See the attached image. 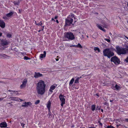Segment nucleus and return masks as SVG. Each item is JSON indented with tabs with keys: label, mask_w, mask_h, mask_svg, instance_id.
Instances as JSON below:
<instances>
[{
	"label": "nucleus",
	"mask_w": 128,
	"mask_h": 128,
	"mask_svg": "<svg viewBox=\"0 0 128 128\" xmlns=\"http://www.w3.org/2000/svg\"><path fill=\"white\" fill-rule=\"evenodd\" d=\"M103 55L105 56L110 58L114 55V53L111 51L108 48H107L104 50L103 52Z\"/></svg>",
	"instance_id": "f257e3e1"
},
{
	"label": "nucleus",
	"mask_w": 128,
	"mask_h": 128,
	"mask_svg": "<svg viewBox=\"0 0 128 128\" xmlns=\"http://www.w3.org/2000/svg\"><path fill=\"white\" fill-rule=\"evenodd\" d=\"M75 19L73 14H71L69 16V18L66 20V25H70L72 24L74 19Z\"/></svg>",
	"instance_id": "f03ea898"
},
{
	"label": "nucleus",
	"mask_w": 128,
	"mask_h": 128,
	"mask_svg": "<svg viewBox=\"0 0 128 128\" xmlns=\"http://www.w3.org/2000/svg\"><path fill=\"white\" fill-rule=\"evenodd\" d=\"M116 52L119 55L125 54L126 53V50L124 48H121L119 46L116 47Z\"/></svg>",
	"instance_id": "7ed1b4c3"
},
{
	"label": "nucleus",
	"mask_w": 128,
	"mask_h": 128,
	"mask_svg": "<svg viewBox=\"0 0 128 128\" xmlns=\"http://www.w3.org/2000/svg\"><path fill=\"white\" fill-rule=\"evenodd\" d=\"M65 37L70 40H73L75 39V37L73 34L71 32H68L66 33Z\"/></svg>",
	"instance_id": "20e7f679"
},
{
	"label": "nucleus",
	"mask_w": 128,
	"mask_h": 128,
	"mask_svg": "<svg viewBox=\"0 0 128 128\" xmlns=\"http://www.w3.org/2000/svg\"><path fill=\"white\" fill-rule=\"evenodd\" d=\"M111 61L116 65L119 64L120 63V61L119 58L116 56L112 57L111 58Z\"/></svg>",
	"instance_id": "39448f33"
},
{
	"label": "nucleus",
	"mask_w": 128,
	"mask_h": 128,
	"mask_svg": "<svg viewBox=\"0 0 128 128\" xmlns=\"http://www.w3.org/2000/svg\"><path fill=\"white\" fill-rule=\"evenodd\" d=\"M45 88L36 87L37 93L40 94H43L45 92Z\"/></svg>",
	"instance_id": "423d86ee"
},
{
	"label": "nucleus",
	"mask_w": 128,
	"mask_h": 128,
	"mask_svg": "<svg viewBox=\"0 0 128 128\" xmlns=\"http://www.w3.org/2000/svg\"><path fill=\"white\" fill-rule=\"evenodd\" d=\"M14 13L12 11L6 14V15L4 16H3L2 18L5 20L9 19L12 17L14 14Z\"/></svg>",
	"instance_id": "0eeeda50"
},
{
	"label": "nucleus",
	"mask_w": 128,
	"mask_h": 128,
	"mask_svg": "<svg viewBox=\"0 0 128 128\" xmlns=\"http://www.w3.org/2000/svg\"><path fill=\"white\" fill-rule=\"evenodd\" d=\"M46 84L44 81L42 80H39L38 83L36 87L45 88Z\"/></svg>",
	"instance_id": "6e6552de"
},
{
	"label": "nucleus",
	"mask_w": 128,
	"mask_h": 128,
	"mask_svg": "<svg viewBox=\"0 0 128 128\" xmlns=\"http://www.w3.org/2000/svg\"><path fill=\"white\" fill-rule=\"evenodd\" d=\"M65 96L62 94H60L59 96V98L61 102V105L62 107L63 106L64 104H65Z\"/></svg>",
	"instance_id": "1a4fd4ad"
},
{
	"label": "nucleus",
	"mask_w": 128,
	"mask_h": 128,
	"mask_svg": "<svg viewBox=\"0 0 128 128\" xmlns=\"http://www.w3.org/2000/svg\"><path fill=\"white\" fill-rule=\"evenodd\" d=\"M32 105V103L30 102H23L22 105V107L26 108L28 107V106H30Z\"/></svg>",
	"instance_id": "9d476101"
},
{
	"label": "nucleus",
	"mask_w": 128,
	"mask_h": 128,
	"mask_svg": "<svg viewBox=\"0 0 128 128\" xmlns=\"http://www.w3.org/2000/svg\"><path fill=\"white\" fill-rule=\"evenodd\" d=\"M27 82V80L26 79H25L22 82V84L20 86L21 88H23L26 87Z\"/></svg>",
	"instance_id": "9b49d317"
},
{
	"label": "nucleus",
	"mask_w": 128,
	"mask_h": 128,
	"mask_svg": "<svg viewBox=\"0 0 128 128\" xmlns=\"http://www.w3.org/2000/svg\"><path fill=\"white\" fill-rule=\"evenodd\" d=\"M52 101L50 100H49L46 104V107H47L48 111H50Z\"/></svg>",
	"instance_id": "f8f14e48"
},
{
	"label": "nucleus",
	"mask_w": 128,
	"mask_h": 128,
	"mask_svg": "<svg viewBox=\"0 0 128 128\" xmlns=\"http://www.w3.org/2000/svg\"><path fill=\"white\" fill-rule=\"evenodd\" d=\"M46 51L44 52L43 54H41L39 56V59L41 60H42L43 58H45L46 55Z\"/></svg>",
	"instance_id": "ddd939ff"
},
{
	"label": "nucleus",
	"mask_w": 128,
	"mask_h": 128,
	"mask_svg": "<svg viewBox=\"0 0 128 128\" xmlns=\"http://www.w3.org/2000/svg\"><path fill=\"white\" fill-rule=\"evenodd\" d=\"M5 26V23L3 20H0V26L2 28H4Z\"/></svg>",
	"instance_id": "4468645a"
},
{
	"label": "nucleus",
	"mask_w": 128,
	"mask_h": 128,
	"mask_svg": "<svg viewBox=\"0 0 128 128\" xmlns=\"http://www.w3.org/2000/svg\"><path fill=\"white\" fill-rule=\"evenodd\" d=\"M7 126V124L5 122H3L0 124V127L1 128H6Z\"/></svg>",
	"instance_id": "2eb2a0df"
},
{
	"label": "nucleus",
	"mask_w": 128,
	"mask_h": 128,
	"mask_svg": "<svg viewBox=\"0 0 128 128\" xmlns=\"http://www.w3.org/2000/svg\"><path fill=\"white\" fill-rule=\"evenodd\" d=\"M57 86V85L55 84H54L50 88L49 90L51 92H53V90Z\"/></svg>",
	"instance_id": "dca6fc26"
},
{
	"label": "nucleus",
	"mask_w": 128,
	"mask_h": 128,
	"mask_svg": "<svg viewBox=\"0 0 128 128\" xmlns=\"http://www.w3.org/2000/svg\"><path fill=\"white\" fill-rule=\"evenodd\" d=\"M43 76L42 74H40L39 72L35 73L34 77L36 78H38L40 77H42Z\"/></svg>",
	"instance_id": "f3484780"
},
{
	"label": "nucleus",
	"mask_w": 128,
	"mask_h": 128,
	"mask_svg": "<svg viewBox=\"0 0 128 128\" xmlns=\"http://www.w3.org/2000/svg\"><path fill=\"white\" fill-rule=\"evenodd\" d=\"M113 88L114 90H120V88L118 85L117 84H116L113 87Z\"/></svg>",
	"instance_id": "a211bd4d"
},
{
	"label": "nucleus",
	"mask_w": 128,
	"mask_h": 128,
	"mask_svg": "<svg viewBox=\"0 0 128 128\" xmlns=\"http://www.w3.org/2000/svg\"><path fill=\"white\" fill-rule=\"evenodd\" d=\"M0 58H1L6 59L8 58L9 57L4 54H1L0 55Z\"/></svg>",
	"instance_id": "6ab92c4d"
},
{
	"label": "nucleus",
	"mask_w": 128,
	"mask_h": 128,
	"mask_svg": "<svg viewBox=\"0 0 128 128\" xmlns=\"http://www.w3.org/2000/svg\"><path fill=\"white\" fill-rule=\"evenodd\" d=\"M1 41L2 44L3 45H6L8 44V42L7 40H2Z\"/></svg>",
	"instance_id": "aec40b11"
},
{
	"label": "nucleus",
	"mask_w": 128,
	"mask_h": 128,
	"mask_svg": "<svg viewBox=\"0 0 128 128\" xmlns=\"http://www.w3.org/2000/svg\"><path fill=\"white\" fill-rule=\"evenodd\" d=\"M19 0H14L13 3L15 5H18L20 4Z\"/></svg>",
	"instance_id": "412c9836"
},
{
	"label": "nucleus",
	"mask_w": 128,
	"mask_h": 128,
	"mask_svg": "<svg viewBox=\"0 0 128 128\" xmlns=\"http://www.w3.org/2000/svg\"><path fill=\"white\" fill-rule=\"evenodd\" d=\"M96 26L101 30H102L104 32H105V31L104 29L103 28H102L100 25L99 24H97L96 25Z\"/></svg>",
	"instance_id": "4be33fe9"
},
{
	"label": "nucleus",
	"mask_w": 128,
	"mask_h": 128,
	"mask_svg": "<svg viewBox=\"0 0 128 128\" xmlns=\"http://www.w3.org/2000/svg\"><path fill=\"white\" fill-rule=\"evenodd\" d=\"M94 50L96 52L99 53L100 52V50L98 48L95 47L94 48Z\"/></svg>",
	"instance_id": "5701e85b"
},
{
	"label": "nucleus",
	"mask_w": 128,
	"mask_h": 128,
	"mask_svg": "<svg viewBox=\"0 0 128 128\" xmlns=\"http://www.w3.org/2000/svg\"><path fill=\"white\" fill-rule=\"evenodd\" d=\"M11 100L14 101H19V98L16 97L11 98Z\"/></svg>",
	"instance_id": "b1692460"
},
{
	"label": "nucleus",
	"mask_w": 128,
	"mask_h": 128,
	"mask_svg": "<svg viewBox=\"0 0 128 128\" xmlns=\"http://www.w3.org/2000/svg\"><path fill=\"white\" fill-rule=\"evenodd\" d=\"M74 78H72L70 80L69 83V85L71 86L74 82Z\"/></svg>",
	"instance_id": "393cba45"
},
{
	"label": "nucleus",
	"mask_w": 128,
	"mask_h": 128,
	"mask_svg": "<svg viewBox=\"0 0 128 128\" xmlns=\"http://www.w3.org/2000/svg\"><path fill=\"white\" fill-rule=\"evenodd\" d=\"M73 46L74 47H76L77 48H82V46L79 43H78L76 46Z\"/></svg>",
	"instance_id": "a878e982"
},
{
	"label": "nucleus",
	"mask_w": 128,
	"mask_h": 128,
	"mask_svg": "<svg viewBox=\"0 0 128 128\" xmlns=\"http://www.w3.org/2000/svg\"><path fill=\"white\" fill-rule=\"evenodd\" d=\"M91 108H92V110L93 111H94V110H95V106L94 105H92L91 106Z\"/></svg>",
	"instance_id": "bb28decb"
},
{
	"label": "nucleus",
	"mask_w": 128,
	"mask_h": 128,
	"mask_svg": "<svg viewBox=\"0 0 128 128\" xmlns=\"http://www.w3.org/2000/svg\"><path fill=\"white\" fill-rule=\"evenodd\" d=\"M7 36L8 38H11L12 37V35L10 33H8L7 34Z\"/></svg>",
	"instance_id": "cd10ccee"
},
{
	"label": "nucleus",
	"mask_w": 128,
	"mask_h": 128,
	"mask_svg": "<svg viewBox=\"0 0 128 128\" xmlns=\"http://www.w3.org/2000/svg\"><path fill=\"white\" fill-rule=\"evenodd\" d=\"M123 46L124 47L126 48L127 49H128V43H126Z\"/></svg>",
	"instance_id": "c85d7f7f"
},
{
	"label": "nucleus",
	"mask_w": 128,
	"mask_h": 128,
	"mask_svg": "<svg viewBox=\"0 0 128 128\" xmlns=\"http://www.w3.org/2000/svg\"><path fill=\"white\" fill-rule=\"evenodd\" d=\"M24 59L25 60H30V58L26 56H24Z\"/></svg>",
	"instance_id": "c756f323"
},
{
	"label": "nucleus",
	"mask_w": 128,
	"mask_h": 128,
	"mask_svg": "<svg viewBox=\"0 0 128 128\" xmlns=\"http://www.w3.org/2000/svg\"><path fill=\"white\" fill-rule=\"evenodd\" d=\"M79 78H78L76 79L74 81V83H78L79 82Z\"/></svg>",
	"instance_id": "7c9ffc66"
},
{
	"label": "nucleus",
	"mask_w": 128,
	"mask_h": 128,
	"mask_svg": "<svg viewBox=\"0 0 128 128\" xmlns=\"http://www.w3.org/2000/svg\"><path fill=\"white\" fill-rule=\"evenodd\" d=\"M40 102V100H36L35 102V104H38Z\"/></svg>",
	"instance_id": "2f4dec72"
},
{
	"label": "nucleus",
	"mask_w": 128,
	"mask_h": 128,
	"mask_svg": "<svg viewBox=\"0 0 128 128\" xmlns=\"http://www.w3.org/2000/svg\"><path fill=\"white\" fill-rule=\"evenodd\" d=\"M104 40H105L107 42H110V40L109 39H107L106 38H104Z\"/></svg>",
	"instance_id": "473e14b6"
},
{
	"label": "nucleus",
	"mask_w": 128,
	"mask_h": 128,
	"mask_svg": "<svg viewBox=\"0 0 128 128\" xmlns=\"http://www.w3.org/2000/svg\"><path fill=\"white\" fill-rule=\"evenodd\" d=\"M124 60L126 62H128V56L127 58H126L125 60Z\"/></svg>",
	"instance_id": "72a5a7b5"
},
{
	"label": "nucleus",
	"mask_w": 128,
	"mask_h": 128,
	"mask_svg": "<svg viewBox=\"0 0 128 128\" xmlns=\"http://www.w3.org/2000/svg\"><path fill=\"white\" fill-rule=\"evenodd\" d=\"M107 128H114L112 126H108L107 127Z\"/></svg>",
	"instance_id": "f704fd0d"
},
{
	"label": "nucleus",
	"mask_w": 128,
	"mask_h": 128,
	"mask_svg": "<svg viewBox=\"0 0 128 128\" xmlns=\"http://www.w3.org/2000/svg\"><path fill=\"white\" fill-rule=\"evenodd\" d=\"M21 54L23 56H24V55L26 54V53L24 52L21 53Z\"/></svg>",
	"instance_id": "c9c22d12"
},
{
	"label": "nucleus",
	"mask_w": 128,
	"mask_h": 128,
	"mask_svg": "<svg viewBox=\"0 0 128 128\" xmlns=\"http://www.w3.org/2000/svg\"><path fill=\"white\" fill-rule=\"evenodd\" d=\"M36 22V24L38 25H41L42 24V23L41 22H40V24H36V22Z\"/></svg>",
	"instance_id": "e433bc0d"
},
{
	"label": "nucleus",
	"mask_w": 128,
	"mask_h": 128,
	"mask_svg": "<svg viewBox=\"0 0 128 128\" xmlns=\"http://www.w3.org/2000/svg\"><path fill=\"white\" fill-rule=\"evenodd\" d=\"M125 120L127 122H128V118L125 119Z\"/></svg>",
	"instance_id": "4c0bfd02"
},
{
	"label": "nucleus",
	"mask_w": 128,
	"mask_h": 128,
	"mask_svg": "<svg viewBox=\"0 0 128 128\" xmlns=\"http://www.w3.org/2000/svg\"><path fill=\"white\" fill-rule=\"evenodd\" d=\"M4 99V98H0V101H1L2 100Z\"/></svg>",
	"instance_id": "58836bf2"
},
{
	"label": "nucleus",
	"mask_w": 128,
	"mask_h": 128,
	"mask_svg": "<svg viewBox=\"0 0 128 128\" xmlns=\"http://www.w3.org/2000/svg\"><path fill=\"white\" fill-rule=\"evenodd\" d=\"M2 34V33L0 32V37L1 36Z\"/></svg>",
	"instance_id": "ea45409f"
},
{
	"label": "nucleus",
	"mask_w": 128,
	"mask_h": 128,
	"mask_svg": "<svg viewBox=\"0 0 128 128\" xmlns=\"http://www.w3.org/2000/svg\"><path fill=\"white\" fill-rule=\"evenodd\" d=\"M52 21H54V22H55V20H54V19L53 18H52L51 20Z\"/></svg>",
	"instance_id": "a19ab883"
},
{
	"label": "nucleus",
	"mask_w": 128,
	"mask_h": 128,
	"mask_svg": "<svg viewBox=\"0 0 128 128\" xmlns=\"http://www.w3.org/2000/svg\"><path fill=\"white\" fill-rule=\"evenodd\" d=\"M58 18V16H56L55 17H54V19H56V18Z\"/></svg>",
	"instance_id": "79ce46f5"
},
{
	"label": "nucleus",
	"mask_w": 128,
	"mask_h": 128,
	"mask_svg": "<svg viewBox=\"0 0 128 128\" xmlns=\"http://www.w3.org/2000/svg\"><path fill=\"white\" fill-rule=\"evenodd\" d=\"M19 100H20V101L21 102H22V101H23V100H22V99H19Z\"/></svg>",
	"instance_id": "37998d69"
},
{
	"label": "nucleus",
	"mask_w": 128,
	"mask_h": 128,
	"mask_svg": "<svg viewBox=\"0 0 128 128\" xmlns=\"http://www.w3.org/2000/svg\"><path fill=\"white\" fill-rule=\"evenodd\" d=\"M56 22L58 23V20H56Z\"/></svg>",
	"instance_id": "c03bdc74"
},
{
	"label": "nucleus",
	"mask_w": 128,
	"mask_h": 128,
	"mask_svg": "<svg viewBox=\"0 0 128 128\" xmlns=\"http://www.w3.org/2000/svg\"><path fill=\"white\" fill-rule=\"evenodd\" d=\"M56 61H58V59H56Z\"/></svg>",
	"instance_id": "a18cd8bd"
},
{
	"label": "nucleus",
	"mask_w": 128,
	"mask_h": 128,
	"mask_svg": "<svg viewBox=\"0 0 128 128\" xmlns=\"http://www.w3.org/2000/svg\"><path fill=\"white\" fill-rule=\"evenodd\" d=\"M101 110V111H102V112H103V110H102H102Z\"/></svg>",
	"instance_id": "49530a36"
},
{
	"label": "nucleus",
	"mask_w": 128,
	"mask_h": 128,
	"mask_svg": "<svg viewBox=\"0 0 128 128\" xmlns=\"http://www.w3.org/2000/svg\"><path fill=\"white\" fill-rule=\"evenodd\" d=\"M93 128V127H90V128Z\"/></svg>",
	"instance_id": "de8ad7c7"
},
{
	"label": "nucleus",
	"mask_w": 128,
	"mask_h": 128,
	"mask_svg": "<svg viewBox=\"0 0 128 128\" xmlns=\"http://www.w3.org/2000/svg\"><path fill=\"white\" fill-rule=\"evenodd\" d=\"M110 102H112V100H110Z\"/></svg>",
	"instance_id": "09e8293b"
},
{
	"label": "nucleus",
	"mask_w": 128,
	"mask_h": 128,
	"mask_svg": "<svg viewBox=\"0 0 128 128\" xmlns=\"http://www.w3.org/2000/svg\"><path fill=\"white\" fill-rule=\"evenodd\" d=\"M96 95L98 96V94H96Z\"/></svg>",
	"instance_id": "8fccbe9b"
},
{
	"label": "nucleus",
	"mask_w": 128,
	"mask_h": 128,
	"mask_svg": "<svg viewBox=\"0 0 128 128\" xmlns=\"http://www.w3.org/2000/svg\"><path fill=\"white\" fill-rule=\"evenodd\" d=\"M23 124V125H22V126H24V124Z\"/></svg>",
	"instance_id": "3c124183"
},
{
	"label": "nucleus",
	"mask_w": 128,
	"mask_h": 128,
	"mask_svg": "<svg viewBox=\"0 0 128 128\" xmlns=\"http://www.w3.org/2000/svg\"><path fill=\"white\" fill-rule=\"evenodd\" d=\"M23 124V125H22V126H24V124Z\"/></svg>",
	"instance_id": "603ef678"
},
{
	"label": "nucleus",
	"mask_w": 128,
	"mask_h": 128,
	"mask_svg": "<svg viewBox=\"0 0 128 128\" xmlns=\"http://www.w3.org/2000/svg\"><path fill=\"white\" fill-rule=\"evenodd\" d=\"M23 124V125H22V126H24V124Z\"/></svg>",
	"instance_id": "864d4df0"
},
{
	"label": "nucleus",
	"mask_w": 128,
	"mask_h": 128,
	"mask_svg": "<svg viewBox=\"0 0 128 128\" xmlns=\"http://www.w3.org/2000/svg\"><path fill=\"white\" fill-rule=\"evenodd\" d=\"M127 5H128V4H127Z\"/></svg>",
	"instance_id": "5fc2aeb1"
},
{
	"label": "nucleus",
	"mask_w": 128,
	"mask_h": 128,
	"mask_svg": "<svg viewBox=\"0 0 128 128\" xmlns=\"http://www.w3.org/2000/svg\"><path fill=\"white\" fill-rule=\"evenodd\" d=\"M87 36V38H88V36Z\"/></svg>",
	"instance_id": "6e6d98bb"
},
{
	"label": "nucleus",
	"mask_w": 128,
	"mask_h": 128,
	"mask_svg": "<svg viewBox=\"0 0 128 128\" xmlns=\"http://www.w3.org/2000/svg\"><path fill=\"white\" fill-rule=\"evenodd\" d=\"M127 22L128 23V20L127 21Z\"/></svg>",
	"instance_id": "4d7b16f0"
},
{
	"label": "nucleus",
	"mask_w": 128,
	"mask_h": 128,
	"mask_svg": "<svg viewBox=\"0 0 128 128\" xmlns=\"http://www.w3.org/2000/svg\"><path fill=\"white\" fill-rule=\"evenodd\" d=\"M8 91H9V92H10V90H9Z\"/></svg>",
	"instance_id": "13d9d810"
},
{
	"label": "nucleus",
	"mask_w": 128,
	"mask_h": 128,
	"mask_svg": "<svg viewBox=\"0 0 128 128\" xmlns=\"http://www.w3.org/2000/svg\"><path fill=\"white\" fill-rule=\"evenodd\" d=\"M82 78V77H80V78Z\"/></svg>",
	"instance_id": "bf43d9fd"
}]
</instances>
